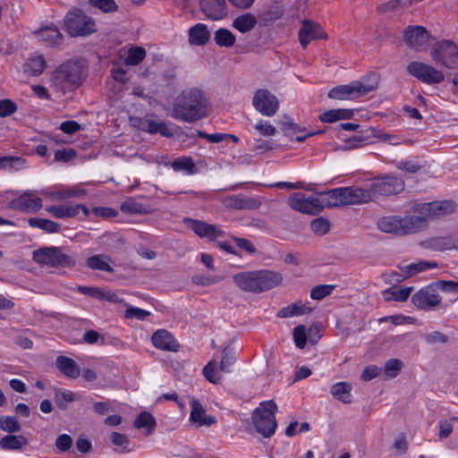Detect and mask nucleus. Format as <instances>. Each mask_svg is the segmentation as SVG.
<instances>
[{
	"mask_svg": "<svg viewBox=\"0 0 458 458\" xmlns=\"http://www.w3.org/2000/svg\"><path fill=\"white\" fill-rule=\"evenodd\" d=\"M410 75L428 85L439 84L445 80V73L431 64L413 61L407 65Z\"/></svg>",
	"mask_w": 458,
	"mask_h": 458,
	"instance_id": "f8f14e48",
	"label": "nucleus"
},
{
	"mask_svg": "<svg viewBox=\"0 0 458 458\" xmlns=\"http://www.w3.org/2000/svg\"><path fill=\"white\" fill-rule=\"evenodd\" d=\"M146 56V51L143 47H135L129 50L125 63L128 65L139 64Z\"/></svg>",
	"mask_w": 458,
	"mask_h": 458,
	"instance_id": "a18cd8bd",
	"label": "nucleus"
},
{
	"mask_svg": "<svg viewBox=\"0 0 458 458\" xmlns=\"http://www.w3.org/2000/svg\"><path fill=\"white\" fill-rule=\"evenodd\" d=\"M83 64L70 60L59 65L52 73L51 86L56 90L65 92L79 86L83 81Z\"/></svg>",
	"mask_w": 458,
	"mask_h": 458,
	"instance_id": "7ed1b4c3",
	"label": "nucleus"
},
{
	"mask_svg": "<svg viewBox=\"0 0 458 458\" xmlns=\"http://www.w3.org/2000/svg\"><path fill=\"white\" fill-rule=\"evenodd\" d=\"M204 15L210 20H221L231 12L226 2H199Z\"/></svg>",
	"mask_w": 458,
	"mask_h": 458,
	"instance_id": "393cba45",
	"label": "nucleus"
},
{
	"mask_svg": "<svg viewBox=\"0 0 458 458\" xmlns=\"http://www.w3.org/2000/svg\"><path fill=\"white\" fill-rule=\"evenodd\" d=\"M38 40L45 42L47 46H56L62 41V34L57 27L54 25L45 26L34 32Z\"/></svg>",
	"mask_w": 458,
	"mask_h": 458,
	"instance_id": "bb28decb",
	"label": "nucleus"
},
{
	"mask_svg": "<svg viewBox=\"0 0 458 458\" xmlns=\"http://www.w3.org/2000/svg\"><path fill=\"white\" fill-rule=\"evenodd\" d=\"M455 209V204L451 200L435 201L431 203H421L416 205L415 210L420 213V217L424 218V223L428 217H441L453 213Z\"/></svg>",
	"mask_w": 458,
	"mask_h": 458,
	"instance_id": "dca6fc26",
	"label": "nucleus"
},
{
	"mask_svg": "<svg viewBox=\"0 0 458 458\" xmlns=\"http://www.w3.org/2000/svg\"><path fill=\"white\" fill-rule=\"evenodd\" d=\"M46 211L57 219L72 218L79 216L81 211L85 217L89 216L90 210L82 204H62L46 208Z\"/></svg>",
	"mask_w": 458,
	"mask_h": 458,
	"instance_id": "6ab92c4d",
	"label": "nucleus"
},
{
	"mask_svg": "<svg viewBox=\"0 0 458 458\" xmlns=\"http://www.w3.org/2000/svg\"><path fill=\"white\" fill-rule=\"evenodd\" d=\"M111 441L114 445L116 446H126L129 444L128 437L121 433L114 432L111 435Z\"/></svg>",
	"mask_w": 458,
	"mask_h": 458,
	"instance_id": "774afa93",
	"label": "nucleus"
},
{
	"mask_svg": "<svg viewBox=\"0 0 458 458\" xmlns=\"http://www.w3.org/2000/svg\"><path fill=\"white\" fill-rule=\"evenodd\" d=\"M93 7L99 9L103 13H113L118 8L116 2H91Z\"/></svg>",
	"mask_w": 458,
	"mask_h": 458,
	"instance_id": "680f3d73",
	"label": "nucleus"
},
{
	"mask_svg": "<svg viewBox=\"0 0 458 458\" xmlns=\"http://www.w3.org/2000/svg\"><path fill=\"white\" fill-rule=\"evenodd\" d=\"M352 387L351 384L347 382H337L332 386L330 393L335 398L338 399L339 401L344 403H350L352 401Z\"/></svg>",
	"mask_w": 458,
	"mask_h": 458,
	"instance_id": "473e14b6",
	"label": "nucleus"
},
{
	"mask_svg": "<svg viewBox=\"0 0 458 458\" xmlns=\"http://www.w3.org/2000/svg\"><path fill=\"white\" fill-rule=\"evenodd\" d=\"M27 445V439L21 435H7L0 440L4 450H19Z\"/></svg>",
	"mask_w": 458,
	"mask_h": 458,
	"instance_id": "e433bc0d",
	"label": "nucleus"
},
{
	"mask_svg": "<svg viewBox=\"0 0 458 458\" xmlns=\"http://www.w3.org/2000/svg\"><path fill=\"white\" fill-rule=\"evenodd\" d=\"M134 127H137L139 130L142 131L148 132L150 134L159 133L165 137L173 136V132L167 127L165 123L158 122L150 118H140L131 120Z\"/></svg>",
	"mask_w": 458,
	"mask_h": 458,
	"instance_id": "4be33fe9",
	"label": "nucleus"
},
{
	"mask_svg": "<svg viewBox=\"0 0 458 458\" xmlns=\"http://www.w3.org/2000/svg\"><path fill=\"white\" fill-rule=\"evenodd\" d=\"M56 366L67 377L76 378L80 375V367L71 358L59 356L56 359Z\"/></svg>",
	"mask_w": 458,
	"mask_h": 458,
	"instance_id": "7c9ffc66",
	"label": "nucleus"
},
{
	"mask_svg": "<svg viewBox=\"0 0 458 458\" xmlns=\"http://www.w3.org/2000/svg\"><path fill=\"white\" fill-rule=\"evenodd\" d=\"M23 159L16 157H0V169L10 168L15 165H22Z\"/></svg>",
	"mask_w": 458,
	"mask_h": 458,
	"instance_id": "13d9d810",
	"label": "nucleus"
},
{
	"mask_svg": "<svg viewBox=\"0 0 458 458\" xmlns=\"http://www.w3.org/2000/svg\"><path fill=\"white\" fill-rule=\"evenodd\" d=\"M252 105L256 111L264 116H274L279 109L278 98L265 89L256 90L252 98Z\"/></svg>",
	"mask_w": 458,
	"mask_h": 458,
	"instance_id": "4468645a",
	"label": "nucleus"
},
{
	"mask_svg": "<svg viewBox=\"0 0 458 458\" xmlns=\"http://www.w3.org/2000/svg\"><path fill=\"white\" fill-rule=\"evenodd\" d=\"M412 291V287H389L386 290L383 291L382 294L386 301H405L411 293Z\"/></svg>",
	"mask_w": 458,
	"mask_h": 458,
	"instance_id": "72a5a7b5",
	"label": "nucleus"
},
{
	"mask_svg": "<svg viewBox=\"0 0 458 458\" xmlns=\"http://www.w3.org/2000/svg\"><path fill=\"white\" fill-rule=\"evenodd\" d=\"M380 370V368H378L377 366H368L364 369L360 377L363 381H370L371 379L377 377L379 375Z\"/></svg>",
	"mask_w": 458,
	"mask_h": 458,
	"instance_id": "052dcab7",
	"label": "nucleus"
},
{
	"mask_svg": "<svg viewBox=\"0 0 458 458\" xmlns=\"http://www.w3.org/2000/svg\"><path fill=\"white\" fill-rule=\"evenodd\" d=\"M403 362L398 359H391L386 362L384 367L385 374L389 377H395L401 371Z\"/></svg>",
	"mask_w": 458,
	"mask_h": 458,
	"instance_id": "8fccbe9b",
	"label": "nucleus"
},
{
	"mask_svg": "<svg viewBox=\"0 0 458 458\" xmlns=\"http://www.w3.org/2000/svg\"><path fill=\"white\" fill-rule=\"evenodd\" d=\"M80 124L75 121H65L61 123L60 129L67 134H72L80 130Z\"/></svg>",
	"mask_w": 458,
	"mask_h": 458,
	"instance_id": "69168bd1",
	"label": "nucleus"
},
{
	"mask_svg": "<svg viewBox=\"0 0 458 458\" xmlns=\"http://www.w3.org/2000/svg\"><path fill=\"white\" fill-rule=\"evenodd\" d=\"M42 193L52 200L61 201L67 199L83 196L86 194V190L80 184L72 187L60 185L53 190L44 191Z\"/></svg>",
	"mask_w": 458,
	"mask_h": 458,
	"instance_id": "5701e85b",
	"label": "nucleus"
},
{
	"mask_svg": "<svg viewBox=\"0 0 458 458\" xmlns=\"http://www.w3.org/2000/svg\"><path fill=\"white\" fill-rule=\"evenodd\" d=\"M377 81H353L350 84L333 88L328 92V98L339 100H352L368 94L377 88Z\"/></svg>",
	"mask_w": 458,
	"mask_h": 458,
	"instance_id": "9d476101",
	"label": "nucleus"
},
{
	"mask_svg": "<svg viewBox=\"0 0 458 458\" xmlns=\"http://www.w3.org/2000/svg\"><path fill=\"white\" fill-rule=\"evenodd\" d=\"M133 425L137 428H144L146 434L149 435L154 431L157 421L151 413L142 411L136 417Z\"/></svg>",
	"mask_w": 458,
	"mask_h": 458,
	"instance_id": "c9c22d12",
	"label": "nucleus"
},
{
	"mask_svg": "<svg viewBox=\"0 0 458 458\" xmlns=\"http://www.w3.org/2000/svg\"><path fill=\"white\" fill-rule=\"evenodd\" d=\"M257 23L255 16L251 13H245L238 16L233 22V26L242 33L251 30Z\"/></svg>",
	"mask_w": 458,
	"mask_h": 458,
	"instance_id": "58836bf2",
	"label": "nucleus"
},
{
	"mask_svg": "<svg viewBox=\"0 0 458 458\" xmlns=\"http://www.w3.org/2000/svg\"><path fill=\"white\" fill-rule=\"evenodd\" d=\"M203 375L207 380L213 384H217L221 381V376L217 370V363L215 360L209 361L203 369Z\"/></svg>",
	"mask_w": 458,
	"mask_h": 458,
	"instance_id": "37998d69",
	"label": "nucleus"
},
{
	"mask_svg": "<svg viewBox=\"0 0 458 458\" xmlns=\"http://www.w3.org/2000/svg\"><path fill=\"white\" fill-rule=\"evenodd\" d=\"M72 437L67 435V434H62L60 435L56 440H55V446L60 450V451H67L71 446H72Z\"/></svg>",
	"mask_w": 458,
	"mask_h": 458,
	"instance_id": "bf43d9fd",
	"label": "nucleus"
},
{
	"mask_svg": "<svg viewBox=\"0 0 458 458\" xmlns=\"http://www.w3.org/2000/svg\"><path fill=\"white\" fill-rule=\"evenodd\" d=\"M377 139H379L382 141L387 142L390 145L395 146L401 143V139L394 134H388L385 132H379L376 135Z\"/></svg>",
	"mask_w": 458,
	"mask_h": 458,
	"instance_id": "338daca9",
	"label": "nucleus"
},
{
	"mask_svg": "<svg viewBox=\"0 0 458 458\" xmlns=\"http://www.w3.org/2000/svg\"><path fill=\"white\" fill-rule=\"evenodd\" d=\"M0 428L5 432L13 433L18 432L21 426L15 417L4 416L0 419Z\"/></svg>",
	"mask_w": 458,
	"mask_h": 458,
	"instance_id": "de8ad7c7",
	"label": "nucleus"
},
{
	"mask_svg": "<svg viewBox=\"0 0 458 458\" xmlns=\"http://www.w3.org/2000/svg\"><path fill=\"white\" fill-rule=\"evenodd\" d=\"M327 191L321 193L320 196H307L301 192H295L290 196L288 204L296 211L316 215L327 207Z\"/></svg>",
	"mask_w": 458,
	"mask_h": 458,
	"instance_id": "6e6552de",
	"label": "nucleus"
},
{
	"mask_svg": "<svg viewBox=\"0 0 458 458\" xmlns=\"http://www.w3.org/2000/svg\"><path fill=\"white\" fill-rule=\"evenodd\" d=\"M437 289L446 293H458V282L455 281H438L435 284Z\"/></svg>",
	"mask_w": 458,
	"mask_h": 458,
	"instance_id": "4d7b16f0",
	"label": "nucleus"
},
{
	"mask_svg": "<svg viewBox=\"0 0 458 458\" xmlns=\"http://www.w3.org/2000/svg\"><path fill=\"white\" fill-rule=\"evenodd\" d=\"M149 314L148 310L133 306H128L125 310V317L127 318H136L138 320H144Z\"/></svg>",
	"mask_w": 458,
	"mask_h": 458,
	"instance_id": "6e6d98bb",
	"label": "nucleus"
},
{
	"mask_svg": "<svg viewBox=\"0 0 458 458\" xmlns=\"http://www.w3.org/2000/svg\"><path fill=\"white\" fill-rule=\"evenodd\" d=\"M9 208L21 212L36 213L42 208V200L34 192L28 191L13 199Z\"/></svg>",
	"mask_w": 458,
	"mask_h": 458,
	"instance_id": "a211bd4d",
	"label": "nucleus"
},
{
	"mask_svg": "<svg viewBox=\"0 0 458 458\" xmlns=\"http://www.w3.org/2000/svg\"><path fill=\"white\" fill-rule=\"evenodd\" d=\"M368 182L372 199L377 196L398 194L404 189L403 180L392 174L373 178L369 180Z\"/></svg>",
	"mask_w": 458,
	"mask_h": 458,
	"instance_id": "9b49d317",
	"label": "nucleus"
},
{
	"mask_svg": "<svg viewBox=\"0 0 458 458\" xmlns=\"http://www.w3.org/2000/svg\"><path fill=\"white\" fill-rule=\"evenodd\" d=\"M378 229L386 233L406 235L414 233L424 227V218L416 216H400L390 215L377 221Z\"/></svg>",
	"mask_w": 458,
	"mask_h": 458,
	"instance_id": "39448f33",
	"label": "nucleus"
},
{
	"mask_svg": "<svg viewBox=\"0 0 458 458\" xmlns=\"http://www.w3.org/2000/svg\"><path fill=\"white\" fill-rule=\"evenodd\" d=\"M17 111V105L11 99L0 100V117L10 116Z\"/></svg>",
	"mask_w": 458,
	"mask_h": 458,
	"instance_id": "5fc2aeb1",
	"label": "nucleus"
},
{
	"mask_svg": "<svg viewBox=\"0 0 458 458\" xmlns=\"http://www.w3.org/2000/svg\"><path fill=\"white\" fill-rule=\"evenodd\" d=\"M47 67V62L42 55H30L23 66L25 73L30 76L41 74Z\"/></svg>",
	"mask_w": 458,
	"mask_h": 458,
	"instance_id": "c85d7f7f",
	"label": "nucleus"
},
{
	"mask_svg": "<svg viewBox=\"0 0 458 458\" xmlns=\"http://www.w3.org/2000/svg\"><path fill=\"white\" fill-rule=\"evenodd\" d=\"M309 338L308 332L306 330L305 326L299 325L293 329V340L295 343V345L302 349L305 347L307 344V339Z\"/></svg>",
	"mask_w": 458,
	"mask_h": 458,
	"instance_id": "09e8293b",
	"label": "nucleus"
},
{
	"mask_svg": "<svg viewBox=\"0 0 458 458\" xmlns=\"http://www.w3.org/2000/svg\"><path fill=\"white\" fill-rule=\"evenodd\" d=\"M432 62L439 67L458 69V46L452 40L442 39L434 43L429 51Z\"/></svg>",
	"mask_w": 458,
	"mask_h": 458,
	"instance_id": "423d86ee",
	"label": "nucleus"
},
{
	"mask_svg": "<svg viewBox=\"0 0 458 458\" xmlns=\"http://www.w3.org/2000/svg\"><path fill=\"white\" fill-rule=\"evenodd\" d=\"M327 198L328 208L360 205L373 200L368 182L363 187H340L327 191Z\"/></svg>",
	"mask_w": 458,
	"mask_h": 458,
	"instance_id": "20e7f679",
	"label": "nucleus"
},
{
	"mask_svg": "<svg viewBox=\"0 0 458 458\" xmlns=\"http://www.w3.org/2000/svg\"><path fill=\"white\" fill-rule=\"evenodd\" d=\"M277 406L272 400L262 402L253 413V423L258 432L265 437L272 436L276 429V411Z\"/></svg>",
	"mask_w": 458,
	"mask_h": 458,
	"instance_id": "0eeeda50",
	"label": "nucleus"
},
{
	"mask_svg": "<svg viewBox=\"0 0 458 458\" xmlns=\"http://www.w3.org/2000/svg\"><path fill=\"white\" fill-rule=\"evenodd\" d=\"M28 223L31 227L38 228L48 233H57L60 230V225L49 219L35 217L30 218Z\"/></svg>",
	"mask_w": 458,
	"mask_h": 458,
	"instance_id": "ea45409f",
	"label": "nucleus"
},
{
	"mask_svg": "<svg viewBox=\"0 0 458 458\" xmlns=\"http://www.w3.org/2000/svg\"><path fill=\"white\" fill-rule=\"evenodd\" d=\"M234 284L242 291L262 293L277 286L282 282V276L274 271L257 270L241 272L233 276Z\"/></svg>",
	"mask_w": 458,
	"mask_h": 458,
	"instance_id": "f03ea898",
	"label": "nucleus"
},
{
	"mask_svg": "<svg viewBox=\"0 0 458 458\" xmlns=\"http://www.w3.org/2000/svg\"><path fill=\"white\" fill-rule=\"evenodd\" d=\"M191 412L189 420L197 428L206 426L209 427L216 422V418L208 415L202 404L196 399H192L190 403Z\"/></svg>",
	"mask_w": 458,
	"mask_h": 458,
	"instance_id": "b1692460",
	"label": "nucleus"
},
{
	"mask_svg": "<svg viewBox=\"0 0 458 458\" xmlns=\"http://www.w3.org/2000/svg\"><path fill=\"white\" fill-rule=\"evenodd\" d=\"M284 128L285 130H289L293 132V137L296 141H303L309 136L312 135V133H306L303 129H300L297 124H295L293 121L287 119V121L283 122Z\"/></svg>",
	"mask_w": 458,
	"mask_h": 458,
	"instance_id": "c03bdc74",
	"label": "nucleus"
},
{
	"mask_svg": "<svg viewBox=\"0 0 458 458\" xmlns=\"http://www.w3.org/2000/svg\"><path fill=\"white\" fill-rule=\"evenodd\" d=\"M183 221L189 228L201 238L215 241L224 236V232L214 225L191 218H185Z\"/></svg>",
	"mask_w": 458,
	"mask_h": 458,
	"instance_id": "aec40b11",
	"label": "nucleus"
},
{
	"mask_svg": "<svg viewBox=\"0 0 458 458\" xmlns=\"http://www.w3.org/2000/svg\"><path fill=\"white\" fill-rule=\"evenodd\" d=\"M312 310V308L306 302L297 301L287 307H284L278 312L280 318H292L304 315Z\"/></svg>",
	"mask_w": 458,
	"mask_h": 458,
	"instance_id": "c756f323",
	"label": "nucleus"
},
{
	"mask_svg": "<svg viewBox=\"0 0 458 458\" xmlns=\"http://www.w3.org/2000/svg\"><path fill=\"white\" fill-rule=\"evenodd\" d=\"M436 285H428L418 291L411 298L413 304L421 310H431L441 302Z\"/></svg>",
	"mask_w": 458,
	"mask_h": 458,
	"instance_id": "f3484780",
	"label": "nucleus"
},
{
	"mask_svg": "<svg viewBox=\"0 0 458 458\" xmlns=\"http://www.w3.org/2000/svg\"><path fill=\"white\" fill-rule=\"evenodd\" d=\"M333 290L334 286L330 284L317 285L311 290L310 298L313 300L320 301L330 295Z\"/></svg>",
	"mask_w": 458,
	"mask_h": 458,
	"instance_id": "3c124183",
	"label": "nucleus"
},
{
	"mask_svg": "<svg viewBox=\"0 0 458 458\" xmlns=\"http://www.w3.org/2000/svg\"><path fill=\"white\" fill-rule=\"evenodd\" d=\"M171 167L186 175H191L197 173V167L192 158L190 157H182L174 159L171 163Z\"/></svg>",
	"mask_w": 458,
	"mask_h": 458,
	"instance_id": "2f4dec72",
	"label": "nucleus"
},
{
	"mask_svg": "<svg viewBox=\"0 0 458 458\" xmlns=\"http://www.w3.org/2000/svg\"><path fill=\"white\" fill-rule=\"evenodd\" d=\"M404 43L416 51L427 49L431 38L429 31L423 26H408L403 32Z\"/></svg>",
	"mask_w": 458,
	"mask_h": 458,
	"instance_id": "2eb2a0df",
	"label": "nucleus"
},
{
	"mask_svg": "<svg viewBox=\"0 0 458 458\" xmlns=\"http://www.w3.org/2000/svg\"><path fill=\"white\" fill-rule=\"evenodd\" d=\"M235 357L233 354L229 353L227 349L223 351V356L220 361L219 370L225 373L231 372L232 367L235 362Z\"/></svg>",
	"mask_w": 458,
	"mask_h": 458,
	"instance_id": "864d4df0",
	"label": "nucleus"
},
{
	"mask_svg": "<svg viewBox=\"0 0 458 458\" xmlns=\"http://www.w3.org/2000/svg\"><path fill=\"white\" fill-rule=\"evenodd\" d=\"M227 208L235 209L255 208L258 201L253 199H243L238 196H231L224 200Z\"/></svg>",
	"mask_w": 458,
	"mask_h": 458,
	"instance_id": "4c0bfd02",
	"label": "nucleus"
},
{
	"mask_svg": "<svg viewBox=\"0 0 458 458\" xmlns=\"http://www.w3.org/2000/svg\"><path fill=\"white\" fill-rule=\"evenodd\" d=\"M319 120L323 123H335L339 121V116L337 114V109H331L325 111L324 113L319 114Z\"/></svg>",
	"mask_w": 458,
	"mask_h": 458,
	"instance_id": "0e129e2a",
	"label": "nucleus"
},
{
	"mask_svg": "<svg viewBox=\"0 0 458 458\" xmlns=\"http://www.w3.org/2000/svg\"><path fill=\"white\" fill-rule=\"evenodd\" d=\"M64 26L72 37L88 36L97 30L93 19L79 9H72L66 14Z\"/></svg>",
	"mask_w": 458,
	"mask_h": 458,
	"instance_id": "1a4fd4ad",
	"label": "nucleus"
},
{
	"mask_svg": "<svg viewBox=\"0 0 458 458\" xmlns=\"http://www.w3.org/2000/svg\"><path fill=\"white\" fill-rule=\"evenodd\" d=\"M174 117L188 123L200 120L208 113V103L198 89L183 90L176 98L174 106Z\"/></svg>",
	"mask_w": 458,
	"mask_h": 458,
	"instance_id": "f257e3e1",
	"label": "nucleus"
},
{
	"mask_svg": "<svg viewBox=\"0 0 458 458\" xmlns=\"http://www.w3.org/2000/svg\"><path fill=\"white\" fill-rule=\"evenodd\" d=\"M411 320H412L411 317L403 315H393L380 318V322H390L394 325H403Z\"/></svg>",
	"mask_w": 458,
	"mask_h": 458,
	"instance_id": "e2e57ef3",
	"label": "nucleus"
},
{
	"mask_svg": "<svg viewBox=\"0 0 458 458\" xmlns=\"http://www.w3.org/2000/svg\"><path fill=\"white\" fill-rule=\"evenodd\" d=\"M326 37L327 35L319 24L310 20L302 21V25L299 31V40L303 48H305L310 41L325 38Z\"/></svg>",
	"mask_w": 458,
	"mask_h": 458,
	"instance_id": "412c9836",
	"label": "nucleus"
},
{
	"mask_svg": "<svg viewBox=\"0 0 458 458\" xmlns=\"http://www.w3.org/2000/svg\"><path fill=\"white\" fill-rule=\"evenodd\" d=\"M74 400V394L72 391L64 390V391H56L55 394V401L57 406L65 410L67 408V404Z\"/></svg>",
	"mask_w": 458,
	"mask_h": 458,
	"instance_id": "49530a36",
	"label": "nucleus"
},
{
	"mask_svg": "<svg viewBox=\"0 0 458 458\" xmlns=\"http://www.w3.org/2000/svg\"><path fill=\"white\" fill-rule=\"evenodd\" d=\"M34 259L38 263L55 267H71L75 261L58 248H43L34 251Z\"/></svg>",
	"mask_w": 458,
	"mask_h": 458,
	"instance_id": "ddd939ff",
	"label": "nucleus"
},
{
	"mask_svg": "<svg viewBox=\"0 0 458 458\" xmlns=\"http://www.w3.org/2000/svg\"><path fill=\"white\" fill-rule=\"evenodd\" d=\"M151 340L153 345L159 350L175 352L179 347L178 343L172 334L165 329L156 331Z\"/></svg>",
	"mask_w": 458,
	"mask_h": 458,
	"instance_id": "a878e982",
	"label": "nucleus"
},
{
	"mask_svg": "<svg viewBox=\"0 0 458 458\" xmlns=\"http://www.w3.org/2000/svg\"><path fill=\"white\" fill-rule=\"evenodd\" d=\"M253 128L257 133L263 137H273L277 133L276 128L267 120L259 119L254 124Z\"/></svg>",
	"mask_w": 458,
	"mask_h": 458,
	"instance_id": "79ce46f5",
	"label": "nucleus"
},
{
	"mask_svg": "<svg viewBox=\"0 0 458 458\" xmlns=\"http://www.w3.org/2000/svg\"><path fill=\"white\" fill-rule=\"evenodd\" d=\"M87 266L95 270L113 272L110 258L102 254L93 255L88 258Z\"/></svg>",
	"mask_w": 458,
	"mask_h": 458,
	"instance_id": "f704fd0d",
	"label": "nucleus"
},
{
	"mask_svg": "<svg viewBox=\"0 0 458 458\" xmlns=\"http://www.w3.org/2000/svg\"><path fill=\"white\" fill-rule=\"evenodd\" d=\"M310 227L316 234L323 235L329 231L330 224L327 219L319 217L311 222Z\"/></svg>",
	"mask_w": 458,
	"mask_h": 458,
	"instance_id": "603ef678",
	"label": "nucleus"
},
{
	"mask_svg": "<svg viewBox=\"0 0 458 458\" xmlns=\"http://www.w3.org/2000/svg\"><path fill=\"white\" fill-rule=\"evenodd\" d=\"M210 38L207 25L197 23L189 30V43L192 46H204Z\"/></svg>",
	"mask_w": 458,
	"mask_h": 458,
	"instance_id": "cd10ccee",
	"label": "nucleus"
},
{
	"mask_svg": "<svg viewBox=\"0 0 458 458\" xmlns=\"http://www.w3.org/2000/svg\"><path fill=\"white\" fill-rule=\"evenodd\" d=\"M215 41L220 47H230L235 43L234 35L227 29H219L215 33Z\"/></svg>",
	"mask_w": 458,
	"mask_h": 458,
	"instance_id": "a19ab883",
	"label": "nucleus"
}]
</instances>
